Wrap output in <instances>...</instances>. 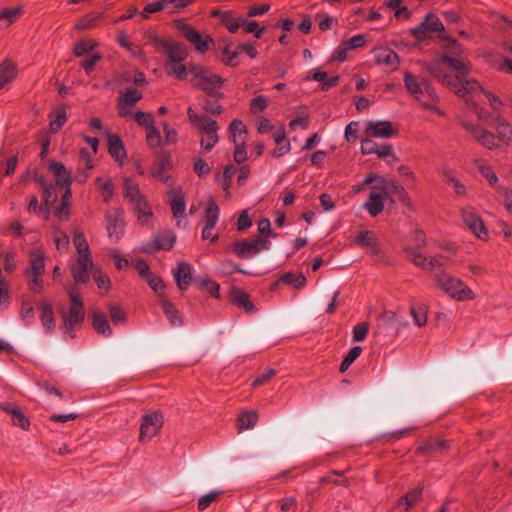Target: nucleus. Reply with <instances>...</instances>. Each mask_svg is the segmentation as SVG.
I'll list each match as a JSON object with an SVG mask.
<instances>
[{"instance_id":"38","label":"nucleus","mask_w":512,"mask_h":512,"mask_svg":"<svg viewBox=\"0 0 512 512\" xmlns=\"http://www.w3.org/2000/svg\"><path fill=\"white\" fill-rule=\"evenodd\" d=\"M20 319L25 325H31L35 320L34 306L30 299H24L20 308Z\"/></svg>"},{"instance_id":"61","label":"nucleus","mask_w":512,"mask_h":512,"mask_svg":"<svg viewBox=\"0 0 512 512\" xmlns=\"http://www.w3.org/2000/svg\"><path fill=\"white\" fill-rule=\"evenodd\" d=\"M21 8L10 7L0 11V20H7L8 25L13 23L21 14Z\"/></svg>"},{"instance_id":"60","label":"nucleus","mask_w":512,"mask_h":512,"mask_svg":"<svg viewBox=\"0 0 512 512\" xmlns=\"http://www.w3.org/2000/svg\"><path fill=\"white\" fill-rule=\"evenodd\" d=\"M220 494L221 492L219 491H213L201 496L198 500V509L200 511L206 510L214 501L217 500Z\"/></svg>"},{"instance_id":"59","label":"nucleus","mask_w":512,"mask_h":512,"mask_svg":"<svg viewBox=\"0 0 512 512\" xmlns=\"http://www.w3.org/2000/svg\"><path fill=\"white\" fill-rule=\"evenodd\" d=\"M194 0H166L167 13H178L193 3Z\"/></svg>"},{"instance_id":"8","label":"nucleus","mask_w":512,"mask_h":512,"mask_svg":"<svg viewBox=\"0 0 512 512\" xmlns=\"http://www.w3.org/2000/svg\"><path fill=\"white\" fill-rule=\"evenodd\" d=\"M70 298L68 310H62V326L71 338L75 337V330L81 326L85 318L84 304L81 296L72 287L66 289Z\"/></svg>"},{"instance_id":"56","label":"nucleus","mask_w":512,"mask_h":512,"mask_svg":"<svg viewBox=\"0 0 512 512\" xmlns=\"http://www.w3.org/2000/svg\"><path fill=\"white\" fill-rule=\"evenodd\" d=\"M146 141L150 147H158L162 144L160 132L155 127V124L146 129Z\"/></svg>"},{"instance_id":"64","label":"nucleus","mask_w":512,"mask_h":512,"mask_svg":"<svg viewBox=\"0 0 512 512\" xmlns=\"http://www.w3.org/2000/svg\"><path fill=\"white\" fill-rule=\"evenodd\" d=\"M102 59V56L99 53L91 54L87 59H84L80 62L81 67L85 70L87 74L91 73L95 67V65Z\"/></svg>"},{"instance_id":"9","label":"nucleus","mask_w":512,"mask_h":512,"mask_svg":"<svg viewBox=\"0 0 512 512\" xmlns=\"http://www.w3.org/2000/svg\"><path fill=\"white\" fill-rule=\"evenodd\" d=\"M164 423L162 412L153 411L144 414L140 423L139 441L146 443L155 437L161 430Z\"/></svg>"},{"instance_id":"29","label":"nucleus","mask_w":512,"mask_h":512,"mask_svg":"<svg viewBox=\"0 0 512 512\" xmlns=\"http://www.w3.org/2000/svg\"><path fill=\"white\" fill-rule=\"evenodd\" d=\"M384 195L381 192L372 191L368 200L365 202L364 207L367 209L371 216L379 215L384 209Z\"/></svg>"},{"instance_id":"44","label":"nucleus","mask_w":512,"mask_h":512,"mask_svg":"<svg viewBox=\"0 0 512 512\" xmlns=\"http://www.w3.org/2000/svg\"><path fill=\"white\" fill-rule=\"evenodd\" d=\"M447 447L446 442L441 439H430L423 445L417 448L418 454H429L438 450L445 449Z\"/></svg>"},{"instance_id":"10","label":"nucleus","mask_w":512,"mask_h":512,"mask_svg":"<svg viewBox=\"0 0 512 512\" xmlns=\"http://www.w3.org/2000/svg\"><path fill=\"white\" fill-rule=\"evenodd\" d=\"M461 126L484 148L492 150L499 146V138L485 128L468 121H463Z\"/></svg>"},{"instance_id":"15","label":"nucleus","mask_w":512,"mask_h":512,"mask_svg":"<svg viewBox=\"0 0 512 512\" xmlns=\"http://www.w3.org/2000/svg\"><path fill=\"white\" fill-rule=\"evenodd\" d=\"M460 214L467 228L479 239H486L488 231L482 219L468 208H461Z\"/></svg>"},{"instance_id":"11","label":"nucleus","mask_w":512,"mask_h":512,"mask_svg":"<svg viewBox=\"0 0 512 512\" xmlns=\"http://www.w3.org/2000/svg\"><path fill=\"white\" fill-rule=\"evenodd\" d=\"M123 216L124 211L121 208L111 209L105 214L106 229L111 240L118 241L123 235Z\"/></svg>"},{"instance_id":"7","label":"nucleus","mask_w":512,"mask_h":512,"mask_svg":"<svg viewBox=\"0 0 512 512\" xmlns=\"http://www.w3.org/2000/svg\"><path fill=\"white\" fill-rule=\"evenodd\" d=\"M189 73H191L197 80L195 87L204 91L207 95L216 99L224 97L221 91L225 80L221 76L213 73L209 69L196 65L193 63L189 64Z\"/></svg>"},{"instance_id":"55","label":"nucleus","mask_w":512,"mask_h":512,"mask_svg":"<svg viewBox=\"0 0 512 512\" xmlns=\"http://www.w3.org/2000/svg\"><path fill=\"white\" fill-rule=\"evenodd\" d=\"M402 0H390L386 3V7L395 9L394 16L396 18H404L409 19L411 16V12L406 6H400Z\"/></svg>"},{"instance_id":"34","label":"nucleus","mask_w":512,"mask_h":512,"mask_svg":"<svg viewBox=\"0 0 512 512\" xmlns=\"http://www.w3.org/2000/svg\"><path fill=\"white\" fill-rule=\"evenodd\" d=\"M108 150L111 156L117 160L126 157L123 142L118 135H110L108 137Z\"/></svg>"},{"instance_id":"52","label":"nucleus","mask_w":512,"mask_h":512,"mask_svg":"<svg viewBox=\"0 0 512 512\" xmlns=\"http://www.w3.org/2000/svg\"><path fill=\"white\" fill-rule=\"evenodd\" d=\"M96 183H97L98 187L100 188V190L103 191V200L106 203H108L114 194V186H113L112 180L97 178Z\"/></svg>"},{"instance_id":"50","label":"nucleus","mask_w":512,"mask_h":512,"mask_svg":"<svg viewBox=\"0 0 512 512\" xmlns=\"http://www.w3.org/2000/svg\"><path fill=\"white\" fill-rule=\"evenodd\" d=\"M221 20L229 32L236 33L241 27L242 17H234L230 12H225Z\"/></svg>"},{"instance_id":"14","label":"nucleus","mask_w":512,"mask_h":512,"mask_svg":"<svg viewBox=\"0 0 512 512\" xmlns=\"http://www.w3.org/2000/svg\"><path fill=\"white\" fill-rule=\"evenodd\" d=\"M172 168V159L170 154L161 153L158 155L156 163L154 167L151 169V174L157 180L163 182L168 186L173 185V180L171 175L167 173L168 170Z\"/></svg>"},{"instance_id":"54","label":"nucleus","mask_w":512,"mask_h":512,"mask_svg":"<svg viewBox=\"0 0 512 512\" xmlns=\"http://www.w3.org/2000/svg\"><path fill=\"white\" fill-rule=\"evenodd\" d=\"M241 27H243L244 31L247 33H254L256 38H261L265 28L259 27L258 23L253 20H248L245 17H242Z\"/></svg>"},{"instance_id":"30","label":"nucleus","mask_w":512,"mask_h":512,"mask_svg":"<svg viewBox=\"0 0 512 512\" xmlns=\"http://www.w3.org/2000/svg\"><path fill=\"white\" fill-rule=\"evenodd\" d=\"M90 315L92 318V326L97 333L104 336H110L112 334V329L104 313L94 310Z\"/></svg>"},{"instance_id":"45","label":"nucleus","mask_w":512,"mask_h":512,"mask_svg":"<svg viewBox=\"0 0 512 512\" xmlns=\"http://www.w3.org/2000/svg\"><path fill=\"white\" fill-rule=\"evenodd\" d=\"M279 282L292 285L296 289H300L305 286L306 278L303 274H294L293 272H287L279 278Z\"/></svg>"},{"instance_id":"12","label":"nucleus","mask_w":512,"mask_h":512,"mask_svg":"<svg viewBox=\"0 0 512 512\" xmlns=\"http://www.w3.org/2000/svg\"><path fill=\"white\" fill-rule=\"evenodd\" d=\"M373 189L382 191L385 198H390L391 195H394L397 196L399 201L403 204L407 206L410 205V198L407 192L404 187L395 180L379 177V185H375Z\"/></svg>"},{"instance_id":"13","label":"nucleus","mask_w":512,"mask_h":512,"mask_svg":"<svg viewBox=\"0 0 512 512\" xmlns=\"http://www.w3.org/2000/svg\"><path fill=\"white\" fill-rule=\"evenodd\" d=\"M444 30V26L440 19L433 13H428L425 19L417 26L410 29L411 35H413L418 41L425 40L428 32H441Z\"/></svg>"},{"instance_id":"3","label":"nucleus","mask_w":512,"mask_h":512,"mask_svg":"<svg viewBox=\"0 0 512 512\" xmlns=\"http://www.w3.org/2000/svg\"><path fill=\"white\" fill-rule=\"evenodd\" d=\"M73 244L77 251V262L69 265L70 273L75 283L86 284L89 281V271L94 269L89 244L81 228L73 230Z\"/></svg>"},{"instance_id":"25","label":"nucleus","mask_w":512,"mask_h":512,"mask_svg":"<svg viewBox=\"0 0 512 512\" xmlns=\"http://www.w3.org/2000/svg\"><path fill=\"white\" fill-rule=\"evenodd\" d=\"M169 204L173 217L176 219L185 217V199L182 192L178 189H172L168 192Z\"/></svg>"},{"instance_id":"5","label":"nucleus","mask_w":512,"mask_h":512,"mask_svg":"<svg viewBox=\"0 0 512 512\" xmlns=\"http://www.w3.org/2000/svg\"><path fill=\"white\" fill-rule=\"evenodd\" d=\"M187 116L191 125L202 134L200 139L201 148L205 152L211 151L219 141L218 123L208 116L196 114L191 107L187 109Z\"/></svg>"},{"instance_id":"20","label":"nucleus","mask_w":512,"mask_h":512,"mask_svg":"<svg viewBox=\"0 0 512 512\" xmlns=\"http://www.w3.org/2000/svg\"><path fill=\"white\" fill-rule=\"evenodd\" d=\"M0 409L11 416L13 425L18 426L23 430L29 429L30 421L18 405L12 402H4L0 404Z\"/></svg>"},{"instance_id":"47","label":"nucleus","mask_w":512,"mask_h":512,"mask_svg":"<svg viewBox=\"0 0 512 512\" xmlns=\"http://www.w3.org/2000/svg\"><path fill=\"white\" fill-rule=\"evenodd\" d=\"M161 11L167 12L166 0H157L152 3H148L142 12L140 13L143 19H148L151 14L158 13Z\"/></svg>"},{"instance_id":"2","label":"nucleus","mask_w":512,"mask_h":512,"mask_svg":"<svg viewBox=\"0 0 512 512\" xmlns=\"http://www.w3.org/2000/svg\"><path fill=\"white\" fill-rule=\"evenodd\" d=\"M423 67L439 82L445 83L450 90L459 96H465V84L470 79L466 75L471 69V63L465 58L442 55Z\"/></svg>"},{"instance_id":"43","label":"nucleus","mask_w":512,"mask_h":512,"mask_svg":"<svg viewBox=\"0 0 512 512\" xmlns=\"http://www.w3.org/2000/svg\"><path fill=\"white\" fill-rule=\"evenodd\" d=\"M474 165L478 169L480 174L487 179L490 185H494L497 183L498 177L491 166L487 165L484 161L479 159H476L474 161Z\"/></svg>"},{"instance_id":"40","label":"nucleus","mask_w":512,"mask_h":512,"mask_svg":"<svg viewBox=\"0 0 512 512\" xmlns=\"http://www.w3.org/2000/svg\"><path fill=\"white\" fill-rule=\"evenodd\" d=\"M229 131L234 143L241 142V139L246 140L247 129L241 120L234 119L229 125Z\"/></svg>"},{"instance_id":"17","label":"nucleus","mask_w":512,"mask_h":512,"mask_svg":"<svg viewBox=\"0 0 512 512\" xmlns=\"http://www.w3.org/2000/svg\"><path fill=\"white\" fill-rule=\"evenodd\" d=\"M379 328L391 330L395 335L408 326V323L399 317L396 312L384 310L378 317Z\"/></svg>"},{"instance_id":"46","label":"nucleus","mask_w":512,"mask_h":512,"mask_svg":"<svg viewBox=\"0 0 512 512\" xmlns=\"http://www.w3.org/2000/svg\"><path fill=\"white\" fill-rule=\"evenodd\" d=\"M206 223L208 227L214 228L219 218V207L214 200H209L206 206Z\"/></svg>"},{"instance_id":"63","label":"nucleus","mask_w":512,"mask_h":512,"mask_svg":"<svg viewBox=\"0 0 512 512\" xmlns=\"http://www.w3.org/2000/svg\"><path fill=\"white\" fill-rule=\"evenodd\" d=\"M235 151H234V161L238 164H241L247 160V152H246V142L245 139H241V142L234 143Z\"/></svg>"},{"instance_id":"58","label":"nucleus","mask_w":512,"mask_h":512,"mask_svg":"<svg viewBox=\"0 0 512 512\" xmlns=\"http://www.w3.org/2000/svg\"><path fill=\"white\" fill-rule=\"evenodd\" d=\"M220 270L227 275L233 273L248 274L246 270L241 269L233 260L230 259H225L220 262Z\"/></svg>"},{"instance_id":"18","label":"nucleus","mask_w":512,"mask_h":512,"mask_svg":"<svg viewBox=\"0 0 512 512\" xmlns=\"http://www.w3.org/2000/svg\"><path fill=\"white\" fill-rule=\"evenodd\" d=\"M464 85H465V87H464L465 95H467V94H483L487 98L490 107L494 111L498 112L502 109V107L504 105L503 101L499 97L494 95L492 92L485 90L479 84V82L476 81L475 79H470Z\"/></svg>"},{"instance_id":"48","label":"nucleus","mask_w":512,"mask_h":512,"mask_svg":"<svg viewBox=\"0 0 512 512\" xmlns=\"http://www.w3.org/2000/svg\"><path fill=\"white\" fill-rule=\"evenodd\" d=\"M494 124L500 141L509 140L512 137V130L507 121L496 118Z\"/></svg>"},{"instance_id":"22","label":"nucleus","mask_w":512,"mask_h":512,"mask_svg":"<svg viewBox=\"0 0 512 512\" xmlns=\"http://www.w3.org/2000/svg\"><path fill=\"white\" fill-rule=\"evenodd\" d=\"M40 311V321L47 333H52L56 328V320L51 303L42 300L38 305Z\"/></svg>"},{"instance_id":"23","label":"nucleus","mask_w":512,"mask_h":512,"mask_svg":"<svg viewBox=\"0 0 512 512\" xmlns=\"http://www.w3.org/2000/svg\"><path fill=\"white\" fill-rule=\"evenodd\" d=\"M17 64L9 59L0 63V90L6 88L17 77Z\"/></svg>"},{"instance_id":"21","label":"nucleus","mask_w":512,"mask_h":512,"mask_svg":"<svg viewBox=\"0 0 512 512\" xmlns=\"http://www.w3.org/2000/svg\"><path fill=\"white\" fill-rule=\"evenodd\" d=\"M231 251L237 255L239 258L248 259L252 258L255 255L259 254V248L253 240H240L233 243L231 247Z\"/></svg>"},{"instance_id":"33","label":"nucleus","mask_w":512,"mask_h":512,"mask_svg":"<svg viewBox=\"0 0 512 512\" xmlns=\"http://www.w3.org/2000/svg\"><path fill=\"white\" fill-rule=\"evenodd\" d=\"M377 63L396 69L399 64V56L391 49H381L377 54Z\"/></svg>"},{"instance_id":"19","label":"nucleus","mask_w":512,"mask_h":512,"mask_svg":"<svg viewBox=\"0 0 512 512\" xmlns=\"http://www.w3.org/2000/svg\"><path fill=\"white\" fill-rule=\"evenodd\" d=\"M184 37L194 45L195 49L204 53L208 50L209 44L212 43V38L209 36H205L204 38L198 33L192 26L183 24L180 27Z\"/></svg>"},{"instance_id":"27","label":"nucleus","mask_w":512,"mask_h":512,"mask_svg":"<svg viewBox=\"0 0 512 512\" xmlns=\"http://www.w3.org/2000/svg\"><path fill=\"white\" fill-rule=\"evenodd\" d=\"M49 170L55 177L56 185L60 187H67L70 185L71 174L62 163L56 161L51 162L49 164Z\"/></svg>"},{"instance_id":"24","label":"nucleus","mask_w":512,"mask_h":512,"mask_svg":"<svg viewBox=\"0 0 512 512\" xmlns=\"http://www.w3.org/2000/svg\"><path fill=\"white\" fill-rule=\"evenodd\" d=\"M192 267L187 262H181L173 271V276L176 280L178 288L183 291L186 290L192 281Z\"/></svg>"},{"instance_id":"6","label":"nucleus","mask_w":512,"mask_h":512,"mask_svg":"<svg viewBox=\"0 0 512 512\" xmlns=\"http://www.w3.org/2000/svg\"><path fill=\"white\" fill-rule=\"evenodd\" d=\"M123 196L125 201L133 206L138 220L142 224H149L153 216L146 197L140 191L138 183L132 178H125L123 183Z\"/></svg>"},{"instance_id":"36","label":"nucleus","mask_w":512,"mask_h":512,"mask_svg":"<svg viewBox=\"0 0 512 512\" xmlns=\"http://www.w3.org/2000/svg\"><path fill=\"white\" fill-rule=\"evenodd\" d=\"M143 95L135 88H127L118 99V106H133L142 99Z\"/></svg>"},{"instance_id":"62","label":"nucleus","mask_w":512,"mask_h":512,"mask_svg":"<svg viewBox=\"0 0 512 512\" xmlns=\"http://www.w3.org/2000/svg\"><path fill=\"white\" fill-rule=\"evenodd\" d=\"M133 117L139 126L145 127L146 129L155 124L154 118L150 113L139 111L133 114Z\"/></svg>"},{"instance_id":"37","label":"nucleus","mask_w":512,"mask_h":512,"mask_svg":"<svg viewBox=\"0 0 512 512\" xmlns=\"http://www.w3.org/2000/svg\"><path fill=\"white\" fill-rule=\"evenodd\" d=\"M232 302L237 307L244 308L245 311L248 313L253 312L255 310V307L253 303L250 301L249 296L241 290L233 291Z\"/></svg>"},{"instance_id":"39","label":"nucleus","mask_w":512,"mask_h":512,"mask_svg":"<svg viewBox=\"0 0 512 512\" xmlns=\"http://www.w3.org/2000/svg\"><path fill=\"white\" fill-rule=\"evenodd\" d=\"M409 310L415 325L423 327L427 324V308L424 305L411 304Z\"/></svg>"},{"instance_id":"51","label":"nucleus","mask_w":512,"mask_h":512,"mask_svg":"<svg viewBox=\"0 0 512 512\" xmlns=\"http://www.w3.org/2000/svg\"><path fill=\"white\" fill-rule=\"evenodd\" d=\"M376 241L375 233L372 231H360L354 243L361 248H369Z\"/></svg>"},{"instance_id":"32","label":"nucleus","mask_w":512,"mask_h":512,"mask_svg":"<svg viewBox=\"0 0 512 512\" xmlns=\"http://www.w3.org/2000/svg\"><path fill=\"white\" fill-rule=\"evenodd\" d=\"M30 255V268L26 270L25 274L43 275L45 271L44 254L40 250H34Z\"/></svg>"},{"instance_id":"35","label":"nucleus","mask_w":512,"mask_h":512,"mask_svg":"<svg viewBox=\"0 0 512 512\" xmlns=\"http://www.w3.org/2000/svg\"><path fill=\"white\" fill-rule=\"evenodd\" d=\"M423 493V488L418 486L414 488L413 490L406 493L404 496H402L398 500V505H404L405 510L408 511L411 507H413L415 504H417Z\"/></svg>"},{"instance_id":"57","label":"nucleus","mask_w":512,"mask_h":512,"mask_svg":"<svg viewBox=\"0 0 512 512\" xmlns=\"http://www.w3.org/2000/svg\"><path fill=\"white\" fill-rule=\"evenodd\" d=\"M109 314H110L111 320L115 324H120V323L126 322V314L123 311V309L121 308V306L118 304L111 303L109 305Z\"/></svg>"},{"instance_id":"28","label":"nucleus","mask_w":512,"mask_h":512,"mask_svg":"<svg viewBox=\"0 0 512 512\" xmlns=\"http://www.w3.org/2000/svg\"><path fill=\"white\" fill-rule=\"evenodd\" d=\"M168 59L172 62H183L187 56V50L184 45L168 41L164 50Z\"/></svg>"},{"instance_id":"4","label":"nucleus","mask_w":512,"mask_h":512,"mask_svg":"<svg viewBox=\"0 0 512 512\" xmlns=\"http://www.w3.org/2000/svg\"><path fill=\"white\" fill-rule=\"evenodd\" d=\"M403 81L408 93L418 100L425 110L443 115V112L437 107L438 96L427 79H419L412 73L405 72Z\"/></svg>"},{"instance_id":"41","label":"nucleus","mask_w":512,"mask_h":512,"mask_svg":"<svg viewBox=\"0 0 512 512\" xmlns=\"http://www.w3.org/2000/svg\"><path fill=\"white\" fill-rule=\"evenodd\" d=\"M102 18V13H89L83 16L76 24L77 30H91L96 27L97 22Z\"/></svg>"},{"instance_id":"53","label":"nucleus","mask_w":512,"mask_h":512,"mask_svg":"<svg viewBox=\"0 0 512 512\" xmlns=\"http://www.w3.org/2000/svg\"><path fill=\"white\" fill-rule=\"evenodd\" d=\"M161 305L163 307V312L171 322V324L176 325L180 324L181 320L178 316V310L175 306L167 300L161 301Z\"/></svg>"},{"instance_id":"16","label":"nucleus","mask_w":512,"mask_h":512,"mask_svg":"<svg viewBox=\"0 0 512 512\" xmlns=\"http://www.w3.org/2000/svg\"><path fill=\"white\" fill-rule=\"evenodd\" d=\"M366 135L372 138H391L397 135L398 130L387 120L368 121Z\"/></svg>"},{"instance_id":"42","label":"nucleus","mask_w":512,"mask_h":512,"mask_svg":"<svg viewBox=\"0 0 512 512\" xmlns=\"http://www.w3.org/2000/svg\"><path fill=\"white\" fill-rule=\"evenodd\" d=\"M98 43L93 39L84 38L74 44L73 53L76 57H82L84 54L92 51Z\"/></svg>"},{"instance_id":"1","label":"nucleus","mask_w":512,"mask_h":512,"mask_svg":"<svg viewBox=\"0 0 512 512\" xmlns=\"http://www.w3.org/2000/svg\"><path fill=\"white\" fill-rule=\"evenodd\" d=\"M409 259L419 268L434 273L435 285L456 301L474 300L476 294L461 279L449 274L444 268L442 255L427 257L408 249Z\"/></svg>"},{"instance_id":"31","label":"nucleus","mask_w":512,"mask_h":512,"mask_svg":"<svg viewBox=\"0 0 512 512\" xmlns=\"http://www.w3.org/2000/svg\"><path fill=\"white\" fill-rule=\"evenodd\" d=\"M258 413L256 410H248L239 414L237 418V428L238 431L241 432L243 430H248L254 428L258 421Z\"/></svg>"},{"instance_id":"49","label":"nucleus","mask_w":512,"mask_h":512,"mask_svg":"<svg viewBox=\"0 0 512 512\" xmlns=\"http://www.w3.org/2000/svg\"><path fill=\"white\" fill-rule=\"evenodd\" d=\"M92 274L98 288L100 290L108 291L111 286V281L108 275L102 273L100 269L94 266V269L89 271V275Z\"/></svg>"},{"instance_id":"26","label":"nucleus","mask_w":512,"mask_h":512,"mask_svg":"<svg viewBox=\"0 0 512 512\" xmlns=\"http://www.w3.org/2000/svg\"><path fill=\"white\" fill-rule=\"evenodd\" d=\"M176 237L172 232H162L156 235L153 244L147 248H145L146 252H154L158 250H170L174 243Z\"/></svg>"}]
</instances>
